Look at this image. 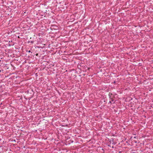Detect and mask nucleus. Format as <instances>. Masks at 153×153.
Returning a JSON list of instances; mask_svg holds the SVG:
<instances>
[{"label": "nucleus", "mask_w": 153, "mask_h": 153, "mask_svg": "<svg viewBox=\"0 0 153 153\" xmlns=\"http://www.w3.org/2000/svg\"><path fill=\"white\" fill-rule=\"evenodd\" d=\"M112 93H109L108 94V96L110 99H111V96L112 95Z\"/></svg>", "instance_id": "1"}, {"label": "nucleus", "mask_w": 153, "mask_h": 153, "mask_svg": "<svg viewBox=\"0 0 153 153\" xmlns=\"http://www.w3.org/2000/svg\"><path fill=\"white\" fill-rule=\"evenodd\" d=\"M111 100V101H114V99L112 98H111V99H110Z\"/></svg>", "instance_id": "2"}, {"label": "nucleus", "mask_w": 153, "mask_h": 153, "mask_svg": "<svg viewBox=\"0 0 153 153\" xmlns=\"http://www.w3.org/2000/svg\"><path fill=\"white\" fill-rule=\"evenodd\" d=\"M28 53H30V52H31V51L30 50H29V51H28Z\"/></svg>", "instance_id": "3"}, {"label": "nucleus", "mask_w": 153, "mask_h": 153, "mask_svg": "<svg viewBox=\"0 0 153 153\" xmlns=\"http://www.w3.org/2000/svg\"><path fill=\"white\" fill-rule=\"evenodd\" d=\"M116 82L115 81H114V82H113L114 84H115L116 83Z\"/></svg>", "instance_id": "4"}, {"label": "nucleus", "mask_w": 153, "mask_h": 153, "mask_svg": "<svg viewBox=\"0 0 153 153\" xmlns=\"http://www.w3.org/2000/svg\"><path fill=\"white\" fill-rule=\"evenodd\" d=\"M109 103H111V104H112L111 102V101H110L109 102Z\"/></svg>", "instance_id": "5"}, {"label": "nucleus", "mask_w": 153, "mask_h": 153, "mask_svg": "<svg viewBox=\"0 0 153 153\" xmlns=\"http://www.w3.org/2000/svg\"><path fill=\"white\" fill-rule=\"evenodd\" d=\"M36 56H38V53H37L36 54Z\"/></svg>", "instance_id": "6"}, {"label": "nucleus", "mask_w": 153, "mask_h": 153, "mask_svg": "<svg viewBox=\"0 0 153 153\" xmlns=\"http://www.w3.org/2000/svg\"><path fill=\"white\" fill-rule=\"evenodd\" d=\"M31 43H33V41H32L31 42Z\"/></svg>", "instance_id": "7"}, {"label": "nucleus", "mask_w": 153, "mask_h": 153, "mask_svg": "<svg viewBox=\"0 0 153 153\" xmlns=\"http://www.w3.org/2000/svg\"><path fill=\"white\" fill-rule=\"evenodd\" d=\"M11 65L12 66H13V65H12V64H11Z\"/></svg>", "instance_id": "8"}, {"label": "nucleus", "mask_w": 153, "mask_h": 153, "mask_svg": "<svg viewBox=\"0 0 153 153\" xmlns=\"http://www.w3.org/2000/svg\"><path fill=\"white\" fill-rule=\"evenodd\" d=\"M120 153L121 152H119Z\"/></svg>", "instance_id": "9"}]
</instances>
